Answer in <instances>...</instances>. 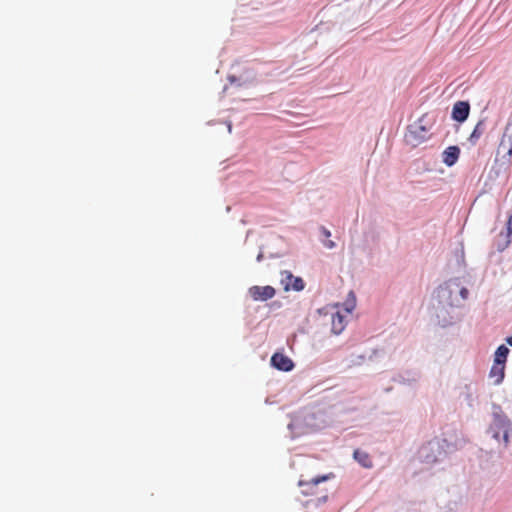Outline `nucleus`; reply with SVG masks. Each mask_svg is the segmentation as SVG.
Returning a JSON list of instances; mask_svg holds the SVG:
<instances>
[{"instance_id": "obj_1", "label": "nucleus", "mask_w": 512, "mask_h": 512, "mask_svg": "<svg viewBox=\"0 0 512 512\" xmlns=\"http://www.w3.org/2000/svg\"><path fill=\"white\" fill-rule=\"evenodd\" d=\"M469 291L460 278H451L437 287L432 299L431 315L438 325L448 327L461 318L459 309L468 298Z\"/></svg>"}, {"instance_id": "obj_2", "label": "nucleus", "mask_w": 512, "mask_h": 512, "mask_svg": "<svg viewBox=\"0 0 512 512\" xmlns=\"http://www.w3.org/2000/svg\"><path fill=\"white\" fill-rule=\"evenodd\" d=\"M464 444L465 441L462 439L453 441L447 438H434L420 447L418 458L427 465L442 463L450 454L461 449Z\"/></svg>"}, {"instance_id": "obj_3", "label": "nucleus", "mask_w": 512, "mask_h": 512, "mask_svg": "<svg viewBox=\"0 0 512 512\" xmlns=\"http://www.w3.org/2000/svg\"><path fill=\"white\" fill-rule=\"evenodd\" d=\"M322 427L323 421L319 419L317 413L310 410L297 413L288 424L292 438L314 432Z\"/></svg>"}, {"instance_id": "obj_4", "label": "nucleus", "mask_w": 512, "mask_h": 512, "mask_svg": "<svg viewBox=\"0 0 512 512\" xmlns=\"http://www.w3.org/2000/svg\"><path fill=\"white\" fill-rule=\"evenodd\" d=\"M511 427L512 423L510 419L503 413L500 406L494 404L492 407V422L487 433L497 442H500L502 439L505 446H507Z\"/></svg>"}, {"instance_id": "obj_5", "label": "nucleus", "mask_w": 512, "mask_h": 512, "mask_svg": "<svg viewBox=\"0 0 512 512\" xmlns=\"http://www.w3.org/2000/svg\"><path fill=\"white\" fill-rule=\"evenodd\" d=\"M423 122L421 118L407 127L404 139L408 145L416 147L429 138V130Z\"/></svg>"}, {"instance_id": "obj_6", "label": "nucleus", "mask_w": 512, "mask_h": 512, "mask_svg": "<svg viewBox=\"0 0 512 512\" xmlns=\"http://www.w3.org/2000/svg\"><path fill=\"white\" fill-rule=\"evenodd\" d=\"M501 153V165L509 166L512 163V118L506 124L497 149V155H500Z\"/></svg>"}, {"instance_id": "obj_7", "label": "nucleus", "mask_w": 512, "mask_h": 512, "mask_svg": "<svg viewBox=\"0 0 512 512\" xmlns=\"http://www.w3.org/2000/svg\"><path fill=\"white\" fill-rule=\"evenodd\" d=\"M227 79L238 88H249L257 83V74L253 69L245 68L239 75L231 74Z\"/></svg>"}, {"instance_id": "obj_8", "label": "nucleus", "mask_w": 512, "mask_h": 512, "mask_svg": "<svg viewBox=\"0 0 512 512\" xmlns=\"http://www.w3.org/2000/svg\"><path fill=\"white\" fill-rule=\"evenodd\" d=\"M494 355H495L494 363L491 367L489 376L491 378H495L494 383L496 385H499L504 379L505 365L507 362L508 354H494Z\"/></svg>"}, {"instance_id": "obj_9", "label": "nucleus", "mask_w": 512, "mask_h": 512, "mask_svg": "<svg viewBox=\"0 0 512 512\" xmlns=\"http://www.w3.org/2000/svg\"><path fill=\"white\" fill-rule=\"evenodd\" d=\"M470 103L469 101H457L454 103L451 111V118L458 122L463 123L467 120L470 114Z\"/></svg>"}, {"instance_id": "obj_10", "label": "nucleus", "mask_w": 512, "mask_h": 512, "mask_svg": "<svg viewBox=\"0 0 512 512\" xmlns=\"http://www.w3.org/2000/svg\"><path fill=\"white\" fill-rule=\"evenodd\" d=\"M249 294L255 301H267L275 296L276 290L270 285H255L249 288Z\"/></svg>"}, {"instance_id": "obj_11", "label": "nucleus", "mask_w": 512, "mask_h": 512, "mask_svg": "<svg viewBox=\"0 0 512 512\" xmlns=\"http://www.w3.org/2000/svg\"><path fill=\"white\" fill-rule=\"evenodd\" d=\"M270 364L273 368L284 372L294 368V362L286 354H272Z\"/></svg>"}, {"instance_id": "obj_12", "label": "nucleus", "mask_w": 512, "mask_h": 512, "mask_svg": "<svg viewBox=\"0 0 512 512\" xmlns=\"http://www.w3.org/2000/svg\"><path fill=\"white\" fill-rule=\"evenodd\" d=\"M283 274L286 275L285 279H282L285 291H289L292 289L294 291L299 292L304 289L305 283L301 277H296L289 271H284Z\"/></svg>"}, {"instance_id": "obj_13", "label": "nucleus", "mask_w": 512, "mask_h": 512, "mask_svg": "<svg viewBox=\"0 0 512 512\" xmlns=\"http://www.w3.org/2000/svg\"><path fill=\"white\" fill-rule=\"evenodd\" d=\"M460 156V148L456 145L447 147L442 152V161L447 167H452L456 164Z\"/></svg>"}, {"instance_id": "obj_14", "label": "nucleus", "mask_w": 512, "mask_h": 512, "mask_svg": "<svg viewBox=\"0 0 512 512\" xmlns=\"http://www.w3.org/2000/svg\"><path fill=\"white\" fill-rule=\"evenodd\" d=\"M511 232L502 230L494 239L493 246L498 252H503L511 244Z\"/></svg>"}, {"instance_id": "obj_15", "label": "nucleus", "mask_w": 512, "mask_h": 512, "mask_svg": "<svg viewBox=\"0 0 512 512\" xmlns=\"http://www.w3.org/2000/svg\"><path fill=\"white\" fill-rule=\"evenodd\" d=\"M345 323V316L339 311L336 312L332 315L331 331L336 335L340 334L345 328Z\"/></svg>"}, {"instance_id": "obj_16", "label": "nucleus", "mask_w": 512, "mask_h": 512, "mask_svg": "<svg viewBox=\"0 0 512 512\" xmlns=\"http://www.w3.org/2000/svg\"><path fill=\"white\" fill-rule=\"evenodd\" d=\"M330 476L329 475H323V476H318V477H315L313 479H311L310 481L308 482H304L302 480L299 481V486H307L308 489L306 490H303L302 493L305 494V495H309V494H313V489L319 484V483H322L324 481H326Z\"/></svg>"}, {"instance_id": "obj_17", "label": "nucleus", "mask_w": 512, "mask_h": 512, "mask_svg": "<svg viewBox=\"0 0 512 512\" xmlns=\"http://www.w3.org/2000/svg\"><path fill=\"white\" fill-rule=\"evenodd\" d=\"M485 130V121L479 120L469 137V142L475 145Z\"/></svg>"}, {"instance_id": "obj_18", "label": "nucleus", "mask_w": 512, "mask_h": 512, "mask_svg": "<svg viewBox=\"0 0 512 512\" xmlns=\"http://www.w3.org/2000/svg\"><path fill=\"white\" fill-rule=\"evenodd\" d=\"M460 396L464 399L468 406L472 407L475 401V390L473 389L471 384H467L464 386L463 390L460 393Z\"/></svg>"}, {"instance_id": "obj_19", "label": "nucleus", "mask_w": 512, "mask_h": 512, "mask_svg": "<svg viewBox=\"0 0 512 512\" xmlns=\"http://www.w3.org/2000/svg\"><path fill=\"white\" fill-rule=\"evenodd\" d=\"M354 459L361 464L365 468H370L372 466L371 459L366 452L355 450L353 453Z\"/></svg>"}, {"instance_id": "obj_20", "label": "nucleus", "mask_w": 512, "mask_h": 512, "mask_svg": "<svg viewBox=\"0 0 512 512\" xmlns=\"http://www.w3.org/2000/svg\"><path fill=\"white\" fill-rule=\"evenodd\" d=\"M356 306V297L353 291H350L346 301L343 304L344 311L350 314Z\"/></svg>"}, {"instance_id": "obj_21", "label": "nucleus", "mask_w": 512, "mask_h": 512, "mask_svg": "<svg viewBox=\"0 0 512 512\" xmlns=\"http://www.w3.org/2000/svg\"><path fill=\"white\" fill-rule=\"evenodd\" d=\"M355 356V359L350 360L349 362L355 365H360L364 361L365 357L363 354H352Z\"/></svg>"}, {"instance_id": "obj_22", "label": "nucleus", "mask_w": 512, "mask_h": 512, "mask_svg": "<svg viewBox=\"0 0 512 512\" xmlns=\"http://www.w3.org/2000/svg\"><path fill=\"white\" fill-rule=\"evenodd\" d=\"M507 216H508V219H507V222H506V227L505 229L509 232H511L512 234V209H510L508 212H507Z\"/></svg>"}, {"instance_id": "obj_23", "label": "nucleus", "mask_w": 512, "mask_h": 512, "mask_svg": "<svg viewBox=\"0 0 512 512\" xmlns=\"http://www.w3.org/2000/svg\"><path fill=\"white\" fill-rule=\"evenodd\" d=\"M321 241H322L323 245H324L326 248H328V249H333V248L336 246L335 242H334V241H332V240H328V239H321Z\"/></svg>"}, {"instance_id": "obj_24", "label": "nucleus", "mask_w": 512, "mask_h": 512, "mask_svg": "<svg viewBox=\"0 0 512 512\" xmlns=\"http://www.w3.org/2000/svg\"><path fill=\"white\" fill-rule=\"evenodd\" d=\"M320 232L321 236H323L325 239H328L331 236V232L324 226L320 227Z\"/></svg>"}, {"instance_id": "obj_25", "label": "nucleus", "mask_w": 512, "mask_h": 512, "mask_svg": "<svg viewBox=\"0 0 512 512\" xmlns=\"http://www.w3.org/2000/svg\"><path fill=\"white\" fill-rule=\"evenodd\" d=\"M494 352H510V349L505 344H500Z\"/></svg>"}, {"instance_id": "obj_26", "label": "nucleus", "mask_w": 512, "mask_h": 512, "mask_svg": "<svg viewBox=\"0 0 512 512\" xmlns=\"http://www.w3.org/2000/svg\"><path fill=\"white\" fill-rule=\"evenodd\" d=\"M263 258H264V254H263V252H262V251H260V252L258 253L257 257H256V261H257V262H261V261L263 260Z\"/></svg>"}, {"instance_id": "obj_27", "label": "nucleus", "mask_w": 512, "mask_h": 512, "mask_svg": "<svg viewBox=\"0 0 512 512\" xmlns=\"http://www.w3.org/2000/svg\"><path fill=\"white\" fill-rule=\"evenodd\" d=\"M506 343L512 347V335L506 338Z\"/></svg>"}, {"instance_id": "obj_28", "label": "nucleus", "mask_w": 512, "mask_h": 512, "mask_svg": "<svg viewBox=\"0 0 512 512\" xmlns=\"http://www.w3.org/2000/svg\"><path fill=\"white\" fill-rule=\"evenodd\" d=\"M228 131H229V133L232 132V125L231 124L228 125Z\"/></svg>"}, {"instance_id": "obj_29", "label": "nucleus", "mask_w": 512, "mask_h": 512, "mask_svg": "<svg viewBox=\"0 0 512 512\" xmlns=\"http://www.w3.org/2000/svg\"><path fill=\"white\" fill-rule=\"evenodd\" d=\"M228 89V87L225 85L224 88H223V92H226Z\"/></svg>"}, {"instance_id": "obj_30", "label": "nucleus", "mask_w": 512, "mask_h": 512, "mask_svg": "<svg viewBox=\"0 0 512 512\" xmlns=\"http://www.w3.org/2000/svg\"><path fill=\"white\" fill-rule=\"evenodd\" d=\"M275 352H276V353L283 352V348H282V349H280V350L278 349V350H276Z\"/></svg>"}]
</instances>
